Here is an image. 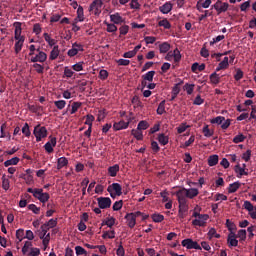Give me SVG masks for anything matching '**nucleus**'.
Instances as JSON below:
<instances>
[{"label": "nucleus", "mask_w": 256, "mask_h": 256, "mask_svg": "<svg viewBox=\"0 0 256 256\" xmlns=\"http://www.w3.org/2000/svg\"><path fill=\"white\" fill-rule=\"evenodd\" d=\"M193 73H197V71H205V64H200L195 62L194 64H192L191 67Z\"/></svg>", "instance_id": "obj_31"}, {"label": "nucleus", "mask_w": 256, "mask_h": 256, "mask_svg": "<svg viewBox=\"0 0 256 256\" xmlns=\"http://www.w3.org/2000/svg\"><path fill=\"white\" fill-rule=\"evenodd\" d=\"M25 230L23 229H18L16 231V239L19 240V242L23 241V239H25Z\"/></svg>", "instance_id": "obj_49"}, {"label": "nucleus", "mask_w": 256, "mask_h": 256, "mask_svg": "<svg viewBox=\"0 0 256 256\" xmlns=\"http://www.w3.org/2000/svg\"><path fill=\"white\" fill-rule=\"evenodd\" d=\"M237 237L241 239V241H245L247 239V231L246 230H239Z\"/></svg>", "instance_id": "obj_54"}, {"label": "nucleus", "mask_w": 256, "mask_h": 256, "mask_svg": "<svg viewBox=\"0 0 256 256\" xmlns=\"http://www.w3.org/2000/svg\"><path fill=\"white\" fill-rule=\"evenodd\" d=\"M173 9V5L170 2H166L160 7L161 13L164 15H167V13H171V10Z\"/></svg>", "instance_id": "obj_22"}, {"label": "nucleus", "mask_w": 256, "mask_h": 256, "mask_svg": "<svg viewBox=\"0 0 256 256\" xmlns=\"http://www.w3.org/2000/svg\"><path fill=\"white\" fill-rule=\"evenodd\" d=\"M218 163H219V155L214 154L208 157L209 167H215V165H217Z\"/></svg>", "instance_id": "obj_20"}, {"label": "nucleus", "mask_w": 256, "mask_h": 256, "mask_svg": "<svg viewBox=\"0 0 256 256\" xmlns=\"http://www.w3.org/2000/svg\"><path fill=\"white\" fill-rule=\"evenodd\" d=\"M15 31H14V39H25V36H22V28H21V22H15L14 23Z\"/></svg>", "instance_id": "obj_13"}, {"label": "nucleus", "mask_w": 256, "mask_h": 256, "mask_svg": "<svg viewBox=\"0 0 256 256\" xmlns=\"http://www.w3.org/2000/svg\"><path fill=\"white\" fill-rule=\"evenodd\" d=\"M209 79H210V83H212V85H219V83H221V76H219V74H217V72L212 73L210 75Z\"/></svg>", "instance_id": "obj_23"}, {"label": "nucleus", "mask_w": 256, "mask_h": 256, "mask_svg": "<svg viewBox=\"0 0 256 256\" xmlns=\"http://www.w3.org/2000/svg\"><path fill=\"white\" fill-rule=\"evenodd\" d=\"M79 51H81V52L85 51L83 49V45L75 42L72 44V48L70 50H68L67 55H68V57H75V55H77L79 53Z\"/></svg>", "instance_id": "obj_6"}, {"label": "nucleus", "mask_w": 256, "mask_h": 256, "mask_svg": "<svg viewBox=\"0 0 256 256\" xmlns=\"http://www.w3.org/2000/svg\"><path fill=\"white\" fill-rule=\"evenodd\" d=\"M169 49H171V44H169L168 42H163L159 45L160 53H168Z\"/></svg>", "instance_id": "obj_27"}, {"label": "nucleus", "mask_w": 256, "mask_h": 256, "mask_svg": "<svg viewBox=\"0 0 256 256\" xmlns=\"http://www.w3.org/2000/svg\"><path fill=\"white\" fill-rule=\"evenodd\" d=\"M244 209H246V211H248V212H251V211H253V209H255L254 207H253V204L250 202V201H244Z\"/></svg>", "instance_id": "obj_59"}, {"label": "nucleus", "mask_w": 256, "mask_h": 256, "mask_svg": "<svg viewBox=\"0 0 256 256\" xmlns=\"http://www.w3.org/2000/svg\"><path fill=\"white\" fill-rule=\"evenodd\" d=\"M101 7H103V0H94L89 7V11L94 15H101Z\"/></svg>", "instance_id": "obj_5"}, {"label": "nucleus", "mask_w": 256, "mask_h": 256, "mask_svg": "<svg viewBox=\"0 0 256 256\" xmlns=\"http://www.w3.org/2000/svg\"><path fill=\"white\" fill-rule=\"evenodd\" d=\"M47 61V53L39 51L34 57L30 58V63H45Z\"/></svg>", "instance_id": "obj_7"}, {"label": "nucleus", "mask_w": 256, "mask_h": 256, "mask_svg": "<svg viewBox=\"0 0 256 256\" xmlns=\"http://www.w3.org/2000/svg\"><path fill=\"white\" fill-rule=\"evenodd\" d=\"M120 35H127L129 33V26L123 25L119 28Z\"/></svg>", "instance_id": "obj_64"}, {"label": "nucleus", "mask_w": 256, "mask_h": 256, "mask_svg": "<svg viewBox=\"0 0 256 256\" xmlns=\"http://www.w3.org/2000/svg\"><path fill=\"white\" fill-rule=\"evenodd\" d=\"M107 77H109V72H107V70H100L99 72V78L102 80V81H105V79H107Z\"/></svg>", "instance_id": "obj_60"}, {"label": "nucleus", "mask_w": 256, "mask_h": 256, "mask_svg": "<svg viewBox=\"0 0 256 256\" xmlns=\"http://www.w3.org/2000/svg\"><path fill=\"white\" fill-rule=\"evenodd\" d=\"M19 163V157H14L4 162V167H11V165H17Z\"/></svg>", "instance_id": "obj_37"}, {"label": "nucleus", "mask_w": 256, "mask_h": 256, "mask_svg": "<svg viewBox=\"0 0 256 256\" xmlns=\"http://www.w3.org/2000/svg\"><path fill=\"white\" fill-rule=\"evenodd\" d=\"M110 21L115 25H119L120 23H123V17H121L119 13H115L110 15Z\"/></svg>", "instance_id": "obj_21"}, {"label": "nucleus", "mask_w": 256, "mask_h": 256, "mask_svg": "<svg viewBox=\"0 0 256 256\" xmlns=\"http://www.w3.org/2000/svg\"><path fill=\"white\" fill-rule=\"evenodd\" d=\"M34 197L38 199L40 203H47L50 199L49 193L43 192V189H39L38 192H35Z\"/></svg>", "instance_id": "obj_8"}, {"label": "nucleus", "mask_w": 256, "mask_h": 256, "mask_svg": "<svg viewBox=\"0 0 256 256\" xmlns=\"http://www.w3.org/2000/svg\"><path fill=\"white\" fill-rule=\"evenodd\" d=\"M126 223L130 229H133L137 225V219L133 216L132 213H127L125 215Z\"/></svg>", "instance_id": "obj_12"}, {"label": "nucleus", "mask_w": 256, "mask_h": 256, "mask_svg": "<svg viewBox=\"0 0 256 256\" xmlns=\"http://www.w3.org/2000/svg\"><path fill=\"white\" fill-rule=\"evenodd\" d=\"M122 208H123V200L116 201L112 206L113 211H120V209Z\"/></svg>", "instance_id": "obj_51"}, {"label": "nucleus", "mask_w": 256, "mask_h": 256, "mask_svg": "<svg viewBox=\"0 0 256 256\" xmlns=\"http://www.w3.org/2000/svg\"><path fill=\"white\" fill-rule=\"evenodd\" d=\"M47 227L50 229H53L54 227H57V218L56 219H50L48 222L45 223Z\"/></svg>", "instance_id": "obj_55"}, {"label": "nucleus", "mask_w": 256, "mask_h": 256, "mask_svg": "<svg viewBox=\"0 0 256 256\" xmlns=\"http://www.w3.org/2000/svg\"><path fill=\"white\" fill-rule=\"evenodd\" d=\"M32 67L35 69L36 73H39V75H43L45 71V67L37 62H34Z\"/></svg>", "instance_id": "obj_34"}, {"label": "nucleus", "mask_w": 256, "mask_h": 256, "mask_svg": "<svg viewBox=\"0 0 256 256\" xmlns=\"http://www.w3.org/2000/svg\"><path fill=\"white\" fill-rule=\"evenodd\" d=\"M69 165V160L65 157H60L57 159V169L58 171H61L63 167H67Z\"/></svg>", "instance_id": "obj_15"}, {"label": "nucleus", "mask_w": 256, "mask_h": 256, "mask_svg": "<svg viewBox=\"0 0 256 256\" xmlns=\"http://www.w3.org/2000/svg\"><path fill=\"white\" fill-rule=\"evenodd\" d=\"M116 63H117L118 65L122 66V67H127V65H129V64L131 63V61H130V60H127V59L121 58V59H118V60L116 61Z\"/></svg>", "instance_id": "obj_56"}, {"label": "nucleus", "mask_w": 256, "mask_h": 256, "mask_svg": "<svg viewBox=\"0 0 256 256\" xmlns=\"http://www.w3.org/2000/svg\"><path fill=\"white\" fill-rule=\"evenodd\" d=\"M131 134L133 135V137H135V139H137V141H143V132H141V130L132 129Z\"/></svg>", "instance_id": "obj_30"}, {"label": "nucleus", "mask_w": 256, "mask_h": 256, "mask_svg": "<svg viewBox=\"0 0 256 256\" xmlns=\"http://www.w3.org/2000/svg\"><path fill=\"white\" fill-rule=\"evenodd\" d=\"M202 133L204 135V137H213L214 135V131L209 129V125H205L202 129Z\"/></svg>", "instance_id": "obj_33"}, {"label": "nucleus", "mask_w": 256, "mask_h": 256, "mask_svg": "<svg viewBox=\"0 0 256 256\" xmlns=\"http://www.w3.org/2000/svg\"><path fill=\"white\" fill-rule=\"evenodd\" d=\"M192 217H195V219L192 221V225H194V227H205L209 219L207 214H201L197 212V208L194 209Z\"/></svg>", "instance_id": "obj_1"}, {"label": "nucleus", "mask_w": 256, "mask_h": 256, "mask_svg": "<svg viewBox=\"0 0 256 256\" xmlns=\"http://www.w3.org/2000/svg\"><path fill=\"white\" fill-rule=\"evenodd\" d=\"M243 72H242V70L241 69H237L236 70V75H234V79H235V81H241V78L243 77Z\"/></svg>", "instance_id": "obj_63"}, {"label": "nucleus", "mask_w": 256, "mask_h": 256, "mask_svg": "<svg viewBox=\"0 0 256 256\" xmlns=\"http://www.w3.org/2000/svg\"><path fill=\"white\" fill-rule=\"evenodd\" d=\"M129 127V122H125L124 120H121L119 122H115L113 124L114 131H121L123 129H127Z\"/></svg>", "instance_id": "obj_14"}, {"label": "nucleus", "mask_w": 256, "mask_h": 256, "mask_svg": "<svg viewBox=\"0 0 256 256\" xmlns=\"http://www.w3.org/2000/svg\"><path fill=\"white\" fill-rule=\"evenodd\" d=\"M158 142L160 143V145H167L169 143V136H166L165 134H159L158 135Z\"/></svg>", "instance_id": "obj_28"}, {"label": "nucleus", "mask_w": 256, "mask_h": 256, "mask_svg": "<svg viewBox=\"0 0 256 256\" xmlns=\"http://www.w3.org/2000/svg\"><path fill=\"white\" fill-rule=\"evenodd\" d=\"M158 25L159 27H164V29H171V23L167 19L160 20Z\"/></svg>", "instance_id": "obj_44"}, {"label": "nucleus", "mask_w": 256, "mask_h": 256, "mask_svg": "<svg viewBox=\"0 0 256 256\" xmlns=\"http://www.w3.org/2000/svg\"><path fill=\"white\" fill-rule=\"evenodd\" d=\"M178 203L187 202V188H182L176 192Z\"/></svg>", "instance_id": "obj_11"}, {"label": "nucleus", "mask_w": 256, "mask_h": 256, "mask_svg": "<svg viewBox=\"0 0 256 256\" xmlns=\"http://www.w3.org/2000/svg\"><path fill=\"white\" fill-rule=\"evenodd\" d=\"M212 7L215 9V11H217L218 15H221V13H226V11L229 9V3L217 0Z\"/></svg>", "instance_id": "obj_4"}, {"label": "nucleus", "mask_w": 256, "mask_h": 256, "mask_svg": "<svg viewBox=\"0 0 256 256\" xmlns=\"http://www.w3.org/2000/svg\"><path fill=\"white\" fill-rule=\"evenodd\" d=\"M138 131H145L146 129H149V122L142 120L138 123L137 126Z\"/></svg>", "instance_id": "obj_36"}, {"label": "nucleus", "mask_w": 256, "mask_h": 256, "mask_svg": "<svg viewBox=\"0 0 256 256\" xmlns=\"http://www.w3.org/2000/svg\"><path fill=\"white\" fill-rule=\"evenodd\" d=\"M28 209L29 211H33L35 215H39V212L41 211V208L37 207L35 204H29Z\"/></svg>", "instance_id": "obj_53"}, {"label": "nucleus", "mask_w": 256, "mask_h": 256, "mask_svg": "<svg viewBox=\"0 0 256 256\" xmlns=\"http://www.w3.org/2000/svg\"><path fill=\"white\" fill-rule=\"evenodd\" d=\"M24 43H25V38L16 39V43L14 45V50L16 55L21 53V49H23Z\"/></svg>", "instance_id": "obj_16"}, {"label": "nucleus", "mask_w": 256, "mask_h": 256, "mask_svg": "<svg viewBox=\"0 0 256 256\" xmlns=\"http://www.w3.org/2000/svg\"><path fill=\"white\" fill-rule=\"evenodd\" d=\"M156 113L157 115H163L165 113V100L159 103Z\"/></svg>", "instance_id": "obj_43"}, {"label": "nucleus", "mask_w": 256, "mask_h": 256, "mask_svg": "<svg viewBox=\"0 0 256 256\" xmlns=\"http://www.w3.org/2000/svg\"><path fill=\"white\" fill-rule=\"evenodd\" d=\"M245 139H247V136L243 135V133H240L239 135L233 138V143H236V144L243 143Z\"/></svg>", "instance_id": "obj_40"}, {"label": "nucleus", "mask_w": 256, "mask_h": 256, "mask_svg": "<svg viewBox=\"0 0 256 256\" xmlns=\"http://www.w3.org/2000/svg\"><path fill=\"white\" fill-rule=\"evenodd\" d=\"M179 203V210L182 213H187L189 211V206L187 202H178Z\"/></svg>", "instance_id": "obj_46"}, {"label": "nucleus", "mask_w": 256, "mask_h": 256, "mask_svg": "<svg viewBox=\"0 0 256 256\" xmlns=\"http://www.w3.org/2000/svg\"><path fill=\"white\" fill-rule=\"evenodd\" d=\"M239 187H241V183L239 181L229 184L228 193H236Z\"/></svg>", "instance_id": "obj_26"}, {"label": "nucleus", "mask_w": 256, "mask_h": 256, "mask_svg": "<svg viewBox=\"0 0 256 256\" xmlns=\"http://www.w3.org/2000/svg\"><path fill=\"white\" fill-rule=\"evenodd\" d=\"M9 187H10L9 179L2 178V188L4 189V191H9Z\"/></svg>", "instance_id": "obj_58"}, {"label": "nucleus", "mask_w": 256, "mask_h": 256, "mask_svg": "<svg viewBox=\"0 0 256 256\" xmlns=\"http://www.w3.org/2000/svg\"><path fill=\"white\" fill-rule=\"evenodd\" d=\"M235 237H236L235 233H230L228 235L227 241H228V244L230 245V247H237V245H239V241Z\"/></svg>", "instance_id": "obj_19"}, {"label": "nucleus", "mask_w": 256, "mask_h": 256, "mask_svg": "<svg viewBox=\"0 0 256 256\" xmlns=\"http://www.w3.org/2000/svg\"><path fill=\"white\" fill-rule=\"evenodd\" d=\"M102 225H107V227L111 229V227L115 225V218L114 217L108 218L107 220L103 221Z\"/></svg>", "instance_id": "obj_50"}, {"label": "nucleus", "mask_w": 256, "mask_h": 256, "mask_svg": "<svg viewBox=\"0 0 256 256\" xmlns=\"http://www.w3.org/2000/svg\"><path fill=\"white\" fill-rule=\"evenodd\" d=\"M119 164H115L113 166L108 167V175L110 177H117V174L119 173Z\"/></svg>", "instance_id": "obj_17"}, {"label": "nucleus", "mask_w": 256, "mask_h": 256, "mask_svg": "<svg viewBox=\"0 0 256 256\" xmlns=\"http://www.w3.org/2000/svg\"><path fill=\"white\" fill-rule=\"evenodd\" d=\"M151 219L154 223H163V221H165V216H163V214L154 213L151 215Z\"/></svg>", "instance_id": "obj_25"}, {"label": "nucleus", "mask_w": 256, "mask_h": 256, "mask_svg": "<svg viewBox=\"0 0 256 256\" xmlns=\"http://www.w3.org/2000/svg\"><path fill=\"white\" fill-rule=\"evenodd\" d=\"M182 247H186V249H196L197 251H201V245H199L197 241H193L191 238L182 240Z\"/></svg>", "instance_id": "obj_3"}, {"label": "nucleus", "mask_w": 256, "mask_h": 256, "mask_svg": "<svg viewBox=\"0 0 256 256\" xmlns=\"http://www.w3.org/2000/svg\"><path fill=\"white\" fill-rule=\"evenodd\" d=\"M131 102L136 107H143V102H141V100L139 99V96L137 95L133 96Z\"/></svg>", "instance_id": "obj_47"}, {"label": "nucleus", "mask_w": 256, "mask_h": 256, "mask_svg": "<svg viewBox=\"0 0 256 256\" xmlns=\"http://www.w3.org/2000/svg\"><path fill=\"white\" fill-rule=\"evenodd\" d=\"M54 105L55 107H57V109L61 111L62 109H65V105H67V102L65 100H58L54 101Z\"/></svg>", "instance_id": "obj_45"}, {"label": "nucleus", "mask_w": 256, "mask_h": 256, "mask_svg": "<svg viewBox=\"0 0 256 256\" xmlns=\"http://www.w3.org/2000/svg\"><path fill=\"white\" fill-rule=\"evenodd\" d=\"M186 195H187V199H195V197L199 195V189L197 188L186 189Z\"/></svg>", "instance_id": "obj_18"}, {"label": "nucleus", "mask_w": 256, "mask_h": 256, "mask_svg": "<svg viewBox=\"0 0 256 256\" xmlns=\"http://www.w3.org/2000/svg\"><path fill=\"white\" fill-rule=\"evenodd\" d=\"M183 89L186 91L187 95H193V91H195V84L186 83Z\"/></svg>", "instance_id": "obj_32"}, {"label": "nucleus", "mask_w": 256, "mask_h": 256, "mask_svg": "<svg viewBox=\"0 0 256 256\" xmlns=\"http://www.w3.org/2000/svg\"><path fill=\"white\" fill-rule=\"evenodd\" d=\"M33 134L36 137L37 143H39L40 141L47 137V128L45 126H41V124H38L34 127Z\"/></svg>", "instance_id": "obj_2"}, {"label": "nucleus", "mask_w": 256, "mask_h": 256, "mask_svg": "<svg viewBox=\"0 0 256 256\" xmlns=\"http://www.w3.org/2000/svg\"><path fill=\"white\" fill-rule=\"evenodd\" d=\"M81 105H83V103L81 102H74L72 103V109H71V115H75V113H77V111H79V109L81 108Z\"/></svg>", "instance_id": "obj_39"}, {"label": "nucleus", "mask_w": 256, "mask_h": 256, "mask_svg": "<svg viewBox=\"0 0 256 256\" xmlns=\"http://www.w3.org/2000/svg\"><path fill=\"white\" fill-rule=\"evenodd\" d=\"M181 85H183V81H180L179 83L174 85V87L172 88L173 95H179V93H181Z\"/></svg>", "instance_id": "obj_42"}, {"label": "nucleus", "mask_w": 256, "mask_h": 256, "mask_svg": "<svg viewBox=\"0 0 256 256\" xmlns=\"http://www.w3.org/2000/svg\"><path fill=\"white\" fill-rule=\"evenodd\" d=\"M226 227L230 233H235L237 231V226L229 219L226 220Z\"/></svg>", "instance_id": "obj_29"}, {"label": "nucleus", "mask_w": 256, "mask_h": 256, "mask_svg": "<svg viewBox=\"0 0 256 256\" xmlns=\"http://www.w3.org/2000/svg\"><path fill=\"white\" fill-rule=\"evenodd\" d=\"M76 255H87V250L81 246L75 247Z\"/></svg>", "instance_id": "obj_57"}, {"label": "nucleus", "mask_w": 256, "mask_h": 256, "mask_svg": "<svg viewBox=\"0 0 256 256\" xmlns=\"http://www.w3.org/2000/svg\"><path fill=\"white\" fill-rule=\"evenodd\" d=\"M153 77H155V71L153 70L142 75V79H144V81H149L150 83L153 81Z\"/></svg>", "instance_id": "obj_35"}, {"label": "nucleus", "mask_w": 256, "mask_h": 256, "mask_svg": "<svg viewBox=\"0 0 256 256\" xmlns=\"http://www.w3.org/2000/svg\"><path fill=\"white\" fill-rule=\"evenodd\" d=\"M172 55L175 63H179L181 61V52L179 51V48L174 49Z\"/></svg>", "instance_id": "obj_41"}, {"label": "nucleus", "mask_w": 256, "mask_h": 256, "mask_svg": "<svg viewBox=\"0 0 256 256\" xmlns=\"http://www.w3.org/2000/svg\"><path fill=\"white\" fill-rule=\"evenodd\" d=\"M107 191L108 193H113L114 191L117 197H121V195H123V188L119 183H113L112 185L108 186Z\"/></svg>", "instance_id": "obj_9"}, {"label": "nucleus", "mask_w": 256, "mask_h": 256, "mask_svg": "<svg viewBox=\"0 0 256 256\" xmlns=\"http://www.w3.org/2000/svg\"><path fill=\"white\" fill-rule=\"evenodd\" d=\"M97 201L100 209H109L111 207V198L109 197H99Z\"/></svg>", "instance_id": "obj_10"}, {"label": "nucleus", "mask_w": 256, "mask_h": 256, "mask_svg": "<svg viewBox=\"0 0 256 256\" xmlns=\"http://www.w3.org/2000/svg\"><path fill=\"white\" fill-rule=\"evenodd\" d=\"M22 133L25 135V137H31V130H29V124L25 123L22 128Z\"/></svg>", "instance_id": "obj_52"}, {"label": "nucleus", "mask_w": 256, "mask_h": 256, "mask_svg": "<svg viewBox=\"0 0 256 256\" xmlns=\"http://www.w3.org/2000/svg\"><path fill=\"white\" fill-rule=\"evenodd\" d=\"M30 247H33V243H31L30 241H26L24 246L22 247V253L23 255H27Z\"/></svg>", "instance_id": "obj_48"}, {"label": "nucleus", "mask_w": 256, "mask_h": 256, "mask_svg": "<svg viewBox=\"0 0 256 256\" xmlns=\"http://www.w3.org/2000/svg\"><path fill=\"white\" fill-rule=\"evenodd\" d=\"M59 53H60L59 45L54 46L50 52V56H49L50 61H55V59L59 57Z\"/></svg>", "instance_id": "obj_24"}, {"label": "nucleus", "mask_w": 256, "mask_h": 256, "mask_svg": "<svg viewBox=\"0 0 256 256\" xmlns=\"http://www.w3.org/2000/svg\"><path fill=\"white\" fill-rule=\"evenodd\" d=\"M223 121H225V117L223 116H218L216 118H213L210 120V123L212 125H222L223 124Z\"/></svg>", "instance_id": "obj_38"}, {"label": "nucleus", "mask_w": 256, "mask_h": 256, "mask_svg": "<svg viewBox=\"0 0 256 256\" xmlns=\"http://www.w3.org/2000/svg\"><path fill=\"white\" fill-rule=\"evenodd\" d=\"M106 25H107L106 31H107L108 33H115V32L117 31V27H116L115 24H109V23H107Z\"/></svg>", "instance_id": "obj_61"}, {"label": "nucleus", "mask_w": 256, "mask_h": 256, "mask_svg": "<svg viewBox=\"0 0 256 256\" xmlns=\"http://www.w3.org/2000/svg\"><path fill=\"white\" fill-rule=\"evenodd\" d=\"M83 64L84 62H78L72 66L74 71H83Z\"/></svg>", "instance_id": "obj_62"}]
</instances>
